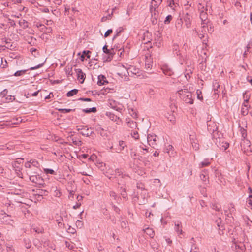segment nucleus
I'll return each mask as SVG.
<instances>
[{
    "label": "nucleus",
    "mask_w": 252,
    "mask_h": 252,
    "mask_svg": "<svg viewBox=\"0 0 252 252\" xmlns=\"http://www.w3.org/2000/svg\"><path fill=\"white\" fill-rule=\"evenodd\" d=\"M36 26L37 27V28H40V27H43L44 28H46V26L42 24H40V23H37L36 24H35Z\"/></svg>",
    "instance_id": "obj_64"
},
{
    "label": "nucleus",
    "mask_w": 252,
    "mask_h": 252,
    "mask_svg": "<svg viewBox=\"0 0 252 252\" xmlns=\"http://www.w3.org/2000/svg\"><path fill=\"white\" fill-rule=\"evenodd\" d=\"M162 1V0H152L151 2H154L155 4H157V5L159 6Z\"/></svg>",
    "instance_id": "obj_58"
},
{
    "label": "nucleus",
    "mask_w": 252,
    "mask_h": 252,
    "mask_svg": "<svg viewBox=\"0 0 252 252\" xmlns=\"http://www.w3.org/2000/svg\"><path fill=\"white\" fill-rule=\"evenodd\" d=\"M113 32V31L112 29H109L104 34V36L105 37H107L108 36H109L111 33H112Z\"/></svg>",
    "instance_id": "obj_57"
},
{
    "label": "nucleus",
    "mask_w": 252,
    "mask_h": 252,
    "mask_svg": "<svg viewBox=\"0 0 252 252\" xmlns=\"http://www.w3.org/2000/svg\"><path fill=\"white\" fill-rule=\"evenodd\" d=\"M150 245L152 248L154 250H157L158 249V244L154 240H152L150 242Z\"/></svg>",
    "instance_id": "obj_35"
},
{
    "label": "nucleus",
    "mask_w": 252,
    "mask_h": 252,
    "mask_svg": "<svg viewBox=\"0 0 252 252\" xmlns=\"http://www.w3.org/2000/svg\"><path fill=\"white\" fill-rule=\"evenodd\" d=\"M196 94H197V98L200 100H202L203 98V96L202 95L201 91L199 89L197 90Z\"/></svg>",
    "instance_id": "obj_40"
},
{
    "label": "nucleus",
    "mask_w": 252,
    "mask_h": 252,
    "mask_svg": "<svg viewBox=\"0 0 252 252\" xmlns=\"http://www.w3.org/2000/svg\"><path fill=\"white\" fill-rule=\"evenodd\" d=\"M30 181L33 183L39 185H42L44 184V180L42 177L38 174H32V175H28Z\"/></svg>",
    "instance_id": "obj_5"
},
{
    "label": "nucleus",
    "mask_w": 252,
    "mask_h": 252,
    "mask_svg": "<svg viewBox=\"0 0 252 252\" xmlns=\"http://www.w3.org/2000/svg\"><path fill=\"white\" fill-rule=\"evenodd\" d=\"M190 251H199V248L198 247H197L195 245H193L192 246Z\"/></svg>",
    "instance_id": "obj_62"
},
{
    "label": "nucleus",
    "mask_w": 252,
    "mask_h": 252,
    "mask_svg": "<svg viewBox=\"0 0 252 252\" xmlns=\"http://www.w3.org/2000/svg\"><path fill=\"white\" fill-rule=\"evenodd\" d=\"M249 108L247 107H242L241 110V114L243 116H246L248 115L249 113Z\"/></svg>",
    "instance_id": "obj_36"
},
{
    "label": "nucleus",
    "mask_w": 252,
    "mask_h": 252,
    "mask_svg": "<svg viewBox=\"0 0 252 252\" xmlns=\"http://www.w3.org/2000/svg\"><path fill=\"white\" fill-rule=\"evenodd\" d=\"M121 189L122 190L121 192V195L122 197L125 199H127V195L126 192V189L125 188H123V187H121Z\"/></svg>",
    "instance_id": "obj_28"
},
{
    "label": "nucleus",
    "mask_w": 252,
    "mask_h": 252,
    "mask_svg": "<svg viewBox=\"0 0 252 252\" xmlns=\"http://www.w3.org/2000/svg\"><path fill=\"white\" fill-rule=\"evenodd\" d=\"M26 71V70H22L17 71L14 73V76H21V75L24 74L25 73Z\"/></svg>",
    "instance_id": "obj_42"
},
{
    "label": "nucleus",
    "mask_w": 252,
    "mask_h": 252,
    "mask_svg": "<svg viewBox=\"0 0 252 252\" xmlns=\"http://www.w3.org/2000/svg\"><path fill=\"white\" fill-rule=\"evenodd\" d=\"M207 125L208 131L210 133H213L218 129L216 123L211 120L207 122Z\"/></svg>",
    "instance_id": "obj_10"
},
{
    "label": "nucleus",
    "mask_w": 252,
    "mask_h": 252,
    "mask_svg": "<svg viewBox=\"0 0 252 252\" xmlns=\"http://www.w3.org/2000/svg\"><path fill=\"white\" fill-rule=\"evenodd\" d=\"M76 225L77 227L81 228L83 225V223L81 220H77L76 222Z\"/></svg>",
    "instance_id": "obj_53"
},
{
    "label": "nucleus",
    "mask_w": 252,
    "mask_h": 252,
    "mask_svg": "<svg viewBox=\"0 0 252 252\" xmlns=\"http://www.w3.org/2000/svg\"><path fill=\"white\" fill-rule=\"evenodd\" d=\"M213 87L214 90V93L218 94V93L220 91V85L218 84V82H215L213 83Z\"/></svg>",
    "instance_id": "obj_31"
},
{
    "label": "nucleus",
    "mask_w": 252,
    "mask_h": 252,
    "mask_svg": "<svg viewBox=\"0 0 252 252\" xmlns=\"http://www.w3.org/2000/svg\"><path fill=\"white\" fill-rule=\"evenodd\" d=\"M207 16L208 15L206 11H201L200 12V18L201 20V25L203 29L206 27V25H207L209 22Z\"/></svg>",
    "instance_id": "obj_9"
},
{
    "label": "nucleus",
    "mask_w": 252,
    "mask_h": 252,
    "mask_svg": "<svg viewBox=\"0 0 252 252\" xmlns=\"http://www.w3.org/2000/svg\"><path fill=\"white\" fill-rule=\"evenodd\" d=\"M123 31V28L122 27L118 28L115 32V34L113 36V40H114L118 36H119L120 33Z\"/></svg>",
    "instance_id": "obj_24"
},
{
    "label": "nucleus",
    "mask_w": 252,
    "mask_h": 252,
    "mask_svg": "<svg viewBox=\"0 0 252 252\" xmlns=\"http://www.w3.org/2000/svg\"><path fill=\"white\" fill-rule=\"evenodd\" d=\"M211 208L218 212H220L221 210V205L219 204L214 203L211 206Z\"/></svg>",
    "instance_id": "obj_29"
},
{
    "label": "nucleus",
    "mask_w": 252,
    "mask_h": 252,
    "mask_svg": "<svg viewBox=\"0 0 252 252\" xmlns=\"http://www.w3.org/2000/svg\"><path fill=\"white\" fill-rule=\"evenodd\" d=\"M158 6L157 4H155L154 2H151L150 6V11L151 13V17L154 18H158L159 15V11L158 10Z\"/></svg>",
    "instance_id": "obj_7"
},
{
    "label": "nucleus",
    "mask_w": 252,
    "mask_h": 252,
    "mask_svg": "<svg viewBox=\"0 0 252 252\" xmlns=\"http://www.w3.org/2000/svg\"><path fill=\"white\" fill-rule=\"evenodd\" d=\"M198 10L201 12V11H207L206 8H205L202 4H199L198 6Z\"/></svg>",
    "instance_id": "obj_52"
},
{
    "label": "nucleus",
    "mask_w": 252,
    "mask_h": 252,
    "mask_svg": "<svg viewBox=\"0 0 252 252\" xmlns=\"http://www.w3.org/2000/svg\"><path fill=\"white\" fill-rule=\"evenodd\" d=\"M113 55V54H110V55H105L103 57L104 61V62L110 61L112 60V59Z\"/></svg>",
    "instance_id": "obj_38"
},
{
    "label": "nucleus",
    "mask_w": 252,
    "mask_h": 252,
    "mask_svg": "<svg viewBox=\"0 0 252 252\" xmlns=\"http://www.w3.org/2000/svg\"><path fill=\"white\" fill-rule=\"evenodd\" d=\"M127 125H128V126H129L131 128H133V127L136 126V123L133 121L128 122Z\"/></svg>",
    "instance_id": "obj_46"
},
{
    "label": "nucleus",
    "mask_w": 252,
    "mask_h": 252,
    "mask_svg": "<svg viewBox=\"0 0 252 252\" xmlns=\"http://www.w3.org/2000/svg\"><path fill=\"white\" fill-rule=\"evenodd\" d=\"M8 93V91L6 89H4L2 92H1L0 94V96L2 97L5 96Z\"/></svg>",
    "instance_id": "obj_54"
},
{
    "label": "nucleus",
    "mask_w": 252,
    "mask_h": 252,
    "mask_svg": "<svg viewBox=\"0 0 252 252\" xmlns=\"http://www.w3.org/2000/svg\"><path fill=\"white\" fill-rule=\"evenodd\" d=\"M19 24L20 26L23 29L27 28L28 27V23L24 19L19 21Z\"/></svg>",
    "instance_id": "obj_23"
},
{
    "label": "nucleus",
    "mask_w": 252,
    "mask_h": 252,
    "mask_svg": "<svg viewBox=\"0 0 252 252\" xmlns=\"http://www.w3.org/2000/svg\"><path fill=\"white\" fill-rule=\"evenodd\" d=\"M177 95L185 102L190 104L193 103L194 100L192 98V93L188 91L187 89L184 88L178 91Z\"/></svg>",
    "instance_id": "obj_3"
},
{
    "label": "nucleus",
    "mask_w": 252,
    "mask_h": 252,
    "mask_svg": "<svg viewBox=\"0 0 252 252\" xmlns=\"http://www.w3.org/2000/svg\"><path fill=\"white\" fill-rule=\"evenodd\" d=\"M96 107H92L91 108H87L83 109V112H85L86 113H90L91 112L95 113L96 112Z\"/></svg>",
    "instance_id": "obj_32"
},
{
    "label": "nucleus",
    "mask_w": 252,
    "mask_h": 252,
    "mask_svg": "<svg viewBox=\"0 0 252 252\" xmlns=\"http://www.w3.org/2000/svg\"><path fill=\"white\" fill-rule=\"evenodd\" d=\"M119 67L120 68V72H118L117 75L125 81L129 80L128 75H129V72L133 74L138 75L139 73V69L136 68L133 66H131L127 64H126V65L121 64Z\"/></svg>",
    "instance_id": "obj_1"
},
{
    "label": "nucleus",
    "mask_w": 252,
    "mask_h": 252,
    "mask_svg": "<svg viewBox=\"0 0 252 252\" xmlns=\"http://www.w3.org/2000/svg\"><path fill=\"white\" fill-rule=\"evenodd\" d=\"M137 187L138 189H141V190L144 191L143 194L145 197L147 193L146 191L145 190V188L144 187V185L141 183H137Z\"/></svg>",
    "instance_id": "obj_33"
},
{
    "label": "nucleus",
    "mask_w": 252,
    "mask_h": 252,
    "mask_svg": "<svg viewBox=\"0 0 252 252\" xmlns=\"http://www.w3.org/2000/svg\"><path fill=\"white\" fill-rule=\"evenodd\" d=\"M143 231L145 233H146L147 235H148L150 238H152L154 237L155 232L152 228L147 227L145 229H144L143 230Z\"/></svg>",
    "instance_id": "obj_19"
},
{
    "label": "nucleus",
    "mask_w": 252,
    "mask_h": 252,
    "mask_svg": "<svg viewBox=\"0 0 252 252\" xmlns=\"http://www.w3.org/2000/svg\"><path fill=\"white\" fill-rule=\"evenodd\" d=\"M3 220L8 224H12V223L13 222V220L11 219V216H10L9 215L5 216L3 217Z\"/></svg>",
    "instance_id": "obj_26"
},
{
    "label": "nucleus",
    "mask_w": 252,
    "mask_h": 252,
    "mask_svg": "<svg viewBox=\"0 0 252 252\" xmlns=\"http://www.w3.org/2000/svg\"><path fill=\"white\" fill-rule=\"evenodd\" d=\"M68 232L71 234H74L76 232V230L74 228H72L69 226L68 228Z\"/></svg>",
    "instance_id": "obj_61"
},
{
    "label": "nucleus",
    "mask_w": 252,
    "mask_h": 252,
    "mask_svg": "<svg viewBox=\"0 0 252 252\" xmlns=\"http://www.w3.org/2000/svg\"><path fill=\"white\" fill-rule=\"evenodd\" d=\"M210 160L209 159H205L203 161L199 163V167L201 168L205 166H209L210 164Z\"/></svg>",
    "instance_id": "obj_21"
},
{
    "label": "nucleus",
    "mask_w": 252,
    "mask_h": 252,
    "mask_svg": "<svg viewBox=\"0 0 252 252\" xmlns=\"http://www.w3.org/2000/svg\"><path fill=\"white\" fill-rule=\"evenodd\" d=\"M75 72L77 74V79L81 83H83L86 78V74L83 72L81 69H75Z\"/></svg>",
    "instance_id": "obj_11"
},
{
    "label": "nucleus",
    "mask_w": 252,
    "mask_h": 252,
    "mask_svg": "<svg viewBox=\"0 0 252 252\" xmlns=\"http://www.w3.org/2000/svg\"><path fill=\"white\" fill-rule=\"evenodd\" d=\"M78 92V90L76 89L71 90L67 92V93L66 94V96L67 97L72 96L74 95L75 94H77Z\"/></svg>",
    "instance_id": "obj_27"
},
{
    "label": "nucleus",
    "mask_w": 252,
    "mask_h": 252,
    "mask_svg": "<svg viewBox=\"0 0 252 252\" xmlns=\"http://www.w3.org/2000/svg\"><path fill=\"white\" fill-rule=\"evenodd\" d=\"M106 115L112 121L115 122L117 124H120L121 122V120L120 118L116 115L111 112H106Z\"/></svg>",
    "instance_id": "obj_13"
},
{
    "label": "nucleus",
    "mask_w": 252,
    "mask_h": 252,
    "mask_svg": "<svg viewBox=\"0 0 252 252\" xmlns=\"http://www.w3.org/2000/svg\"><path fill=\"white\" fill-rule=\"evenodd\" d=\"M224 212L225 215L229 218H233V215L235 213L236 209L234 205L231 203L224 207Z\"/></svg>",
    "instance_id": "obj_4"
},
{
    "label": "nucleus",
    "mask_w": 252,
    "mask_h": 252,
    "mask_svg": "<svg viewBox=\"0 0 252 252\" xmlns=\"http://www.w3.org/2000/svg\"><path fill=\"white\" fill-rule=\"evenodd\" d=\"M206 27L208 28V31L209 32H212L213 31V27L212 24L209 22L208 23V24L206 25Z\"/></svg>",
    "instance_id": "obj_45"
},
{
    "label": "nucleus",
    "mask_w": 252,
    "mask_h": 252,
    "mask_svg": "<svg viewBox=\"0 0 252 252\" xmlns=\"http://www.w3.org/2000/svg\"><path fill=\"white\" fill-rule=\"evenodd\" d=\"M110 197H112L115 200H116L117 202L120 200V198L117 196V194L113 191H111L109 193Z\"/></svg>",
    "instance_id": "obj_30"
},
{
    "label": "nucleus",
    "mask_w": 252,
    "mask_h": 252,
    "mask_svg": "<svg viewBox=\"0 0 252 252\" xmlns=\"http://www.w3.org/2000/svg\"><path fill=\"white\" fill-rule=\"evenodd\" d=\"M158 138L154 134H148L147 135V141L149 145L152 147L155 148L157 145V141Z\"/></svg>",
    "instance_id": "obj_8"
},
{
    "label": "nucleus",
    "mask_w": 252,
    "mask_h": 252,
    "mask_svg": "<svg viewBox=\"0 0 252 252\" xmlns=\"http://www.w3.org/2000/svg\"><path fill=\"white\" fill-rule=\"evenodd\" d=\"M175 230L177 233L179 234H182V229L181 226V223L179 221H177L175 223Z\"/></svg>",
    "instance_id": "obj_20"
},
{
    "label": "nucleus",
    "mask_w": 252,
    "mask_h": 252,
    "mask_svg": "<svg viewBox=\"0 0 252 252\" xmlns=\"http://www.w3.org/2000/svg\"><path fill=\"white\" fill-rule=\"evenodd\" d=\"M172 16L171 15H168L166 16L165 19L164 21L165 24H168L172 19Z\"/></svg>",
    "instance_id": "obj_39"
},
{
    "label": "nucleus",
    "mask_w": 252,
    "mask_h": 252,
    "mask_svg": "<svg viewBox=\"0 0 252 252\" xmlns=\"http://www.w3.org/2000/svg\"><path fill=\"white\" fill-rule=\"evenodd\" d=\"M200 178L201 180L204 182H205L208 179V178L206 177L205 174L204 173L203 171H202L200 174Z\"/></svg>",
    "instance_id": "obj_43"
},
{
    "label": "nucleus",
    "mask_w": 252,
    "mask_h": 252,
    "mask_svg": "<svg viewBox=\"0 0 252 252\" xmlns=\"http://www.w3.org/2000/svg\"><path fill=\"white\" fill-rule=\"evenodd\" d=\"M97 84L99 86L104 85L108 83L106 77L103 75H100L98 76Z\"/></svg>",
    "instance_id": "obj_17"
},
{
    "label": "nucleus",
    "mask_w": 252,
    "mask_h": 252,
    "mask_svg": "<svg viewBox=\"0 0 252 252\" xmlns=\"http://www.w3.org/2000/svg\"><path fill=\"white\" fill-rule=\"evenodd\" d=\"M164 152L167 153L170 157H174L175 153L173 149V147L171 145L167 146L165 148Z\"/></svg>",
    "instance_id": "obj_16"
},
{
    "label": "nucleus",
    "mask_w": 252,
    "mask_h": 252,
    "mask_svg": "<svg viewBox=\"0 0 252 252\" xmlns=\"http://www.w3.org/2000/svg\"><path fill=\"white\" fill-rule=\"evenodd\" d=\"M114 101H110L109 102V104H108V106L111 107L112 108H113V109H115V110H118V109L116 108V106H114L113 103H114Z\"/></svg>",
    "instance_id": "obj_59"
},
{
    "label": "nucleus",
    "mask_w": 252,
    "mask_h": 252,
    "mask_svg": "<svg viewBox=\"0 0 252 252\" xmlns=\"http://www.w3.org/2000/svg\"><path fill=\"white\" fill-rule=\"evenodd\" d=\"M127 221H126V220H123L121 222V227L122 228H126L127 226Z\"/></svg>",
    "instance_id": "obj_50"
},
{
    "label": "nucleus",
    "mask_w": 252,
    "mask_h": 252,
    "mask_svg": "<svg viewBox=\"0 0 252 252\" xmlns=\"http://www.w3.org/2000/svg\"><path fill=\"white\" fill-rule=\"evenodd\" d=\"M44 171L47 174H52V175H55L56 174L55 171L54 170H53V169H51L44 168Z\"/></svg>",
    "instance_id": "obj_37"
},
{
    "label": "nucleus",
    "mask_w": 252,
    "mask_h": 252,
    "mask_svg": "<svg viewBox=\"0 0 252 252\" xmlns=\"http://www.w3.org/2000/svg\"><path fill=\"white\" fill-rule=\"evenodd\" d=\"M14 168H15V170L16 173H17V175L19 177L22 178V173L20 171V169L18 168V167H16L15 166L14 167Z\"/></svg>",
    "instance_id": "obj_47"
},
{
    "label": "nucleus",
    "mask_w": 252,
    "mask_h": 252,
    "mask_svg": "<svg viewBox=\"0 0 252 252\" xmlns=\"http://www.w3.org/2000/svg\"><path fill=\"white\" fill-rule=\"evenodd\" d=\"M82 180L83 181V182H84L85 184H87V185L89 184V183H90V181L89 179H88V178H82Z\"/></svg>",
    "instance_id": "obj_63"
},
{
    "label": "nucleus",
    "mask_w": 252,
    "mask_h": 252,
    "mask_svg": "<svg viewBox=\"0 0 252 252\" xmlns=\"http://www.w3.org/2000/svg\"><path fill=\"white\" fill-rule=\"evenodd\" d=\"M25 171L28 175H32V174H37L40 171V164L38 161L35 159H31L25 162Z\"/></svg>",
    "instance_id": "obj_2"
},
{
    "label": "nucleus",
    "mask_w": 252,
    "mask_h": 252,
    "mask_svg": "<svg viewBox=\"0 0 252 252\" xmlns=\"http://www.w3.org/2000/svg\"><path fill=\"white\" fill-rule=\"evenodd\" d=\"M242 107H247L249 108L250 105H249L248 103L247 102V100H244V102L243 103L242 105Z\"/></svg>",
    "instance_id": "obj_60"
},
{
    "label": "nucleus",
    "mask_w": 252,
    "mask_h": 252,
    "mask_svg": "<svg viewBox=\"0 0 252 252\" xmlns=\"http://www.w3.org/2000/svg\"><path fill=\"white\" fill-rule=\"evenodd\" d=\"M184 24V27L190 28L192 23V16L188 13L183 14L182 16Z\"/></svg>",
    "instance_id": "obj_6"
},
{
    "label": "nucleus",
    "mask_w": 252,
    "mask_h": 252,
    "mask_svg": "<svg viewBox=\"0 0 252 252\" xmlns=\"http://www.w3.org/2000/svg\"><path fill=\"white\" fill-rule=\"evenodd\" d=\"M152 66V63L150 62H148V61H146L145 63V67L147 69L151 68Z\"/></svg>",
    "instance_id": "obj_51"
},
{
    "label": "nucleus",
    "mask_w": 252,
    "mask_h": 252,
    "mask_svg": "<svg viewBox=\"0 0 252 252\" xmlns=\"http://www.w3.org/2000/svg\"><path fill=\"white\" fill-rule=\"evenodd\" d=\"M222 147L221 148L223 151L226 150L229 147V144L228 143L222 142Z\"/></svg>",
    "instance_id": "obj_48"
},
{
    "label": "nucleus",
    "mask_w": 252,
    "mask_h": 252,
    "mask_svg": "<svg viewBox=\"0 0 252 252\" xmlns=\"http://www.w3.org/2000/svg\"><path fill=\"white\" fill-rule=\"evenodd\" d=\"M131 136L135 139H138L139 138V134L137 131H133L131 133Z\"/></svg>",
    "instance_id": "obj_44"
},
{
    "label": "nucleus",
    "mask_w": 252,
    "mask_h": 252,
    "mask_svg": "<svg viewBox=\"0 0 252 252\" xmlns=\"http://www.w3.org/2000/svg\"><path fill=\"white\" fill-rule=\"evenodd\" d=\"M189 139L193 149L196 151L198 150L199 149V145L196 139L195 135L194 134H190Z\"/></svg>",
    "instance_id": "obj_12"
},
{
    "label": "nucleus",
    "mask_w": 252,
    "mask_h": 252,
    "mask_svg": "<svg viewBox=\"0 0 252 252\" xmlns=\"http://www.w3.org/2000/svg\"><path fill=\"white\" fill-rule=\"evenodd\" d=\"M183 20L182 17L178 18L175 22V27L177 31L181 32L183 30L184 26H183Z\"/></svg>",
    "instance_id": "obj_15"
},
{
    "label": "nucleus",
    "mask_w": 252,
    "mask_h": 252,
    "mask_svg": "<svg viewBox=\"0 0 252 252\" xmlns=\"http://www.w3.org/2000/svg\"><path fill=\"white\" fill-rule=\"evenodd\" d=\"M166 118L171 122H174L175 120V117L172 112L167 113L165 114Z\"/></svg>",
    "instance_id": "obj_22"
},
{
    "label": "nucleus",
    "mask_w": 252,
    "mask_h": 252,
    "mask_svg": "<svg viewBox=\"0 0 252 252\" xmlns=\"http://www.w3.org/2000/svg\"><path fill=\"white\" fill-rule=\"evenodd\" d=\"M59 111L62 113H67L72 111V110L70 109H59Z\"/></svg>",
    "instance_id": "obj_49"
},
{
    "label": "nucleus",
    "mask_w": 252,
    "mask_h": 252,
    "mask_svg": "<svg viewBox=\"0 0 252 252\" xmlns=\"http://www.w3.org/2000/svg\"><path fill=\"white\" fill-rule=\"evenodd\" d=\"M43 65V63H41V64H39L34 67H32L30 68V70H35V69H38L40 67H41V66H42Z\"/></svg>",
    "instance_id": "obj_56"
},
{
    "label": "nucleus",
    "mask_w": 252,
    "mask_h": 252,
    "mask_svg": "<svg viewBox=\"0 0 252 252\" xmlns=\"http://www.w3.org/2000/svg\"><path fill=\"white\" fill-rule=\"evenodd\" d=\"M168 5L170 6L171 8L174 9L173 7V5H174V2L173 0H168Z\"/></svg>",
    "instance_id": "obj_55"
},
{
    "label": "nucleus",
    "mask_w": 252,
    "mask_h": 252,
    "mask_svg": "<svg viewBox=\"0 0 252 252\" xmlns=\"http://www.w3.org/2000/svg\"><path fill=\"white\" fill-rule=\"evenodd\" d=\"M96 131L98 134H99L102 137H104L106 135V133L104 129L100 126L96 128Z\"/></svg>",
    "instance_id": "obj_25"
},
{
    "label": "nucleus",
    "mask_w": 252,
    "mask_h": 252,
    "mask_svg": "<svg viewBox=\"0 0 252 252\" xmlns=\"http://www.w3.org/2000/svg\"><path fill=\"white\" fill-rule=\"evenodd\" d=\"M115 172L116 176H121L122 178H124V176H125V174H124L123 170L121 169H116Z\"/></svg>",
    "instance_id": "obj_34"
},
{
    "label": "nucleus",
    "mask_w": 252,
    "mask_h": 252,
    "mask_svg": "<svg viewBox=\"0 0 252 252\" xmlns=\"http://www.w3.org/2000/svg\"><path fill=\"white\" fill-rule=\"evenodd\" d=\"M126 146V144L125 142L123 141H120L119 143V145L118 146V148H116V149H114L115 151L117 153H120L122 150H124L125 147Z\"/></svg>",
    "instance_id": "obj_18"
},
{
    "label": "nucleus",
    "mask_w": 252,
    "mask_h": 252,
    "mask_svg": "<svg viewBox=\"0 0 252 252\" xmlns=\"http://www.w3.org/2000/svg\"><path fill=\"white\" fill-rule=\"evenodd\" d=\"M103 51L104 53L106 54L107 55L113 54L110 50L107 49V47L106 45H104L103 47Z\"/></svg>",
    "instance_id": "obj_41"
},
{
    "label": "nucleus",
    "mask_w": 252,
    "mask_h": 252,
    "mask_svg": "<svg viewBox=\"0 0 252 252\" xmlns=\"http://www.w3.org/2000/svg\"><path fill=\"white\" fill-rule=\"evenodd\" d=\"M161 69L163 73L166 75L171 76L173 74L171 68L167 64L163 65L161 66Z\"/></svg>",
    "instance_id": "obj_14"
}]
</instances>
